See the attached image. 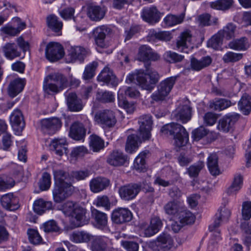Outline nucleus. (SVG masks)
<instances>
[{
    "label": "nucleus",
    "instance_id": "603ef678",
    "mask_svg": "<svg viewBox=\"0 0 251 251\" xmlns=\"http://www.w3.org/2000/svg\"><path fill=\"white\" fill-rule=\"evenodd\" d=\"M98 66V63L96 61H93L86 66L83 73L84 79L87 80L92 78Z\"/></svg>",
    "mask_w": 251,
    "mask_h": 251
},
{
    "label": "nucleus",
    "instance_id": "a18cd8bd",
    "mask_svg": "<svg viewBox=\"0 0 251 251\" xmlns=\"http://www.w3.org/2000/svg\"><path fill=\"white\" fill-rule=\"evenodd\" d=\"M233 0H218L210 3V6L214 9L226 10L231 8Z\"/></svg>",
    "mask_w": 251,
    "mask_h": 251
},
{
    "label": "nucleus",
    "instance_id": "774afa93",
    "mask_svg": "<svg viewBox=\"0 0 251 251\" xmlns=\"http://www.w3.org/2000/svg\"><path fill=\"white\" fill-rule=\"evenodd\" d=\"M242 214L243 219L248 221L251 218V202L245 201L243 203Z\"/></svg>",
    "mask_w": 251,
    "mask_h": 251
},
{
    "label": "nucleus",
    "instance_id": "bb28decb",
    "mask_svg": "<svg viewBox=\"0 0 251 251\" xmlns=\"http://www.w3.org/2000/svg\"><path fill=\"white\" fill-rule=\"evenodd\" d=\"M183 206L179 201H171L164 206L165 213L171 216H178L183 210Z\"/></svg>",
    "mask_w": 251,
    "mask_h": 251
},
{
    "label": "nucleus",
    "instance_id": "c03bdc74",
    "mask_svg": "<svg viewBox=\"0 0 251 251\" xmlns=\"http://www.w3.org/2000/svg\"><path fill=\"white\" fill-rule=\"evenodd\" d=\"M229 48L235 50H246L249 47L246 38H241L239 39L234 40L228 44Z\"/></svg>",
    "mask_w": 251,
    "mask_h": 251
},
{
    "label": "nucleus",
    "instance_id": "4468645a",
    "mask_svg": "<svg viewBox=\"0 0 251 251\" xmlns=\"http://www.w3.org/2000/svg\"><path fill=\"white\" fill-rule=\"evenodd\" d=\"M98 80L113 86L118 84V79L114 74L113 71L108 66L105 67L98 76Z\"/></svg>",
    "mask_w": 251,
    "mask_h": 251
},
{
    "label": "nucleus",
    "instance_id": "5fc2aeb1",
    "mask_svg": "<svg viewBox=\"0 0 251 251\" xmlns=\"http://www.w3.org/2000/svg\"><path fill=\"white\" fill-rule=\"evenodd\" d=\"M184 17V16L183 15L179 16L169 15L164 18V21L167 25L171 26L181 23L183 21Z\"/></svg>",
    "mask_w": 251,
    "mask_h": 251
},
{
    "label": "nucleus",
    "instance_id": "052dcab7",
    "mask_svg": "<svg viewBox=\"0 0 251 251\" xmlns=\"http://www.w3.org/2000/svg\"><path fill=\"white\" fill-rule=\"evenodd\" d=\"M165 60L170 63H176L181 61L184 56L171 51H167L164 55Z\"/></svg>",
    "mask_w": 251,
    "mask_h": 251
},
{
    "label": "nucleus",
    "instance_id": "f03ea898",
    "mask_svg": "<svg viewBox=\"0 0 251 251\" xmlns=\"http://www.w3.org/2000/svg\"><path fill=\"white\" fill-rule=\"evenodd\" d=\"M63 211L67 216H71L76 221V226H80L86 224V209L72 201H66L63 206Z\"/></svg>",
    "mask_w": 251,
    "mask_h": 251
},
{
    "label": "nucleus",
    "instance_id": "c9c22d12",
    "mask_svg": "<svg viewBox=\"0 0 251 251\" xmlns=\"http://www.w3.org/2000/svg\"><path fill=\"white\" fill-rule=\"evenodd\" d=\"M191 37V35L188 31L181 33L178 38L179 39L177 41L176 48L177 49L181 48V51L182 52L188 53L187 43L190 42Z\"/></svg>",
    "mask_w": 251,
    "mask_h": 251
},
{
    "label": "nucleus",
    "instance_id": "c756f323",
    "mask_svg": "<svg viewBox=\"0 0 251 251\" xmlns=\"http://www.w3.org/2000/svg\"><path fill=\"white\" fill-rule=\"evenodd\" d=\"M86 55L85 50L81 47H71L69 50L68 56V61L73 62L77 59L82 60L84 56Z\"/></svg>",
    "mask_w": 251,
    "mask_h": 251
},
{
    "label": "nucleus",
    "instance_id": "2eb2a0df",
    "mask_svg": "<svg viewBox=\"0 0 251 251\" xmlns=\"http://www.w3.org/2000/svg\"><path fill=\"white\" fill-rule=\"evenodd\" d=\"M105 13V8L99 5H89L87 7V15L93 21H100L104 18Z\"/></svg>",
    "mask_w": 251,
    "mask_h": 251
},
{
    "label": "nucleus",
    "instance_id": "58836bf2",
    "mask_svg": "<svg viewBox=\"0 0 251 251\" xmlns=\"http://www.w3.org/2000/svg\"><path fill=\"white\" fill-rule=\"evenodd\" d=\"M2 50L6 57L9 59H13L20 55V53L18 51L15 43H6L3 47Z\"/></svg>",
    "mask_w": 251,
    "mask_h": 251
},
{
    "label": "nucleus",
    "instance_id": "473e14b6",
    "mask_svg": "<svg viewBox=\"0 0 251 251\" xmlns=\"http://www.w3.org/2000/svg\"><path fill=\"white\" fill-rule=\"evenodd\" d=\"M71 240L76 243H88L93 238V235L85 231L73 232L70 236Z\"/></svg>",
    "mask_w": 251,
    "mask_h": 251
},
{
    "label": "nucleus",
    "instance_id": "b1692460",
    "mask_svg": "<svg viewBox=\"0 0 251 251\" xmlns=\"http://www.w3.org/2000/svg\"><path fill=\"white\" fill-rule=\"evenodd\" d=\"M10 121L13 129L17 131H22L25 127L23 115L19 110H15L10 117Z\"/></svg>",
    "mask_w": 251,
    "mask_h": 251
},
{
    "label": "nucleus",
    "instance_id": "4be33fe9",
    "mask_svg": "<svg viewBox=\"0 0 251 251\" xmlns=\"http://www.w3.org/2000/svg\"><path fill=\"white\" fill-rule=\"evenodd\" d=\"M109 32V28L105 25L96 27L93 32L96 44L100 48L105 46V38Z\"/></svg>",
    "mask_w": 251,
    "mask_h": 251
},
{
    "label": "nucleus",
    "instance_id": "6e6d98bb",
    "mask_svg": "<svg viewBox=\"0 0 251 251\" xmlns=\"http://www.w3.org/2000/svg\"><path fill=\"white\" fill-rule=\"evenodd\" d=\"M242 230L246 234L245 242L248 245H251V223L244 222L241 224Z\"/></svg>",
    "mask_w": 251,
    "mask_h": 251
},
{
    "label": "nucleus",
    "instance_id": "72a5a7b5",
    "mask_svg": "<svg viewBox=\"0 0 251 251\" xmlns=\"http://www.w3.org/2000/svg\"><path fill=\"white\" fill-rule=\"evenodd\" d=\"M53 174L55 185H65V184H71L65 181V180H69L71 178L68 172L59 169L53 170Z\"/></svg>",
    "mask_w": 251,
    "mask_h": 251
},
{
    "label": "nucleus",
    "instance_id": "0e129e2a",
    "mask_svg": "<svg viewBox=\"0 0 251 251\" xmlns=\"http://www.w3.org/2000/svg\"><path fill=\"white\" fill-rule=\"evenodd\" d=\"M43 228L45 232H57L59 231V227L56 222L54 220L49 221L43 225Z\"/></svg>",
    "mask_w": 251,
    "mask_h": 251
},
{
    "label": "nucleus",
    "instance_id": "c85d7f7f",
    "mask_svg": "<svg viewBox=\"0 0 251 251\" xmlns=\"http://www.w3.org/2000/svg\"><path fill=\"white\" fill-rule=\"evenodd\" d=\"M25 79L17 78L10 82L8 93L10 97H14L22 91L25 86Z\"/></svg>",
    "mask_w": 251,
    "mask_h": 251
},
{
    "label": "nucleus",
    "instance_id": "20e7f679",
    "mask_svg": "<svg viewBox=\"0 0 251 251\" xmlns=\"http://www.w3.org/2000/svg\"><path fill=\"white\" fill-rule=\"evenodd\" d=\"M176 79V76H172L162 81L157 86V91L151 95V100L156 102L164 100L172 90Z\"/></svg>",
    "mask_w": 251,
    "mask_h": 251
},
{
    "label": "nucleus",
    "instance_id": "8fccbe9b",
    "mask_svg": "<svg viewBox=\"0 0 251 251\" xmlns=\"http://www.w3.org/2000/svg\"><path fill=\"white\" fill-rule=\"evenodd\" d=\"M223 37L221 32H219L213 36L207 42V46L215 50H218L222 44Z\"/></svg>",
    "mask_w": 251,
    "mask_h": 251
},
{
    "label": "nucleus",
    "instance_id": "13d9d810",
    "mask_svg": "<svg viewBox=\"0 0 251 251\" xmlns=\"http://www.w3.org/2000/svg\"><path fill=\"white\" fill-rule=\"evenodd\" d=\"M243 57L242 53H237L229 51L226 53L223 57V60L225 63L235 62Z\"/></svg>",
    "mask_w": 251,
    "mask_h": 251
},
{
    "label": "nucleus",
    "instance_id": "ddd939ff",
    "mask_svg": "<svg viewBox=\"0 0 251 251\" xmlns=\"http://www.w3.org/2000/svg\"><path fill=\"white\" fill-rule=\"evenodd\" d=\"M132 218L131 212L126 208H119L114 210L111 215L112 221L121 224L130 221Z\"/></svg>",
    "mask_w": 251,
    "mask_h": 251
},
{
    "label": "nucleus",
    "instance_id": "7c9ffc66",
    "mask_svg": "<svg viewBox=\"0 0 251 251\" xmlns=\"http://www.w3.org/2000/svg\"><path fill=\"white\" fill-rule=\"evenodd\" d=\"M52 208V203L50 201H45L42 199L36 200L33 203V210L38 214L41 215L46 211Z\"/></svg>",
    "mask_w": 251,
    "mask_h": 251
},
{
    "label": "nucleus",
    "instance_id": "dca6fc26",
    "mask_svg": "<svg viewBox=\"0 0 251 251\" xmlns=\"http://www.w3.org/2000/svg\"><path fill=\"white\" fill-rule=\"evenodd\" d=\"M161 132L164 134H169L174 137L176 135L188 133L182 126L175 123H172L164 126L161 129Z\"/></svg>",
    "mask_w": 251,
    "mask_h": 251
},
{
    "label": "nucleus",
    "instance_id": "3c124183",
    "mask_svg": "<svg viewBox=\"0 0 251 251\" xmlns=\"http://www.w3.org/2000/svg\"><path fill=\"white\" fill-rule=\"evenodd\" d=\"M97 99L102 103H108L113 102L114 96L111 92L101 91L97 94Z\"/></svg>",
    "mask_w": 251,
    "mask_h": 251
},
{
    "label": "nucleus",
    "instance_id": "5701e85b",
    "mask_svg": "<svg viewBox=\"0 0 251 251\" xmlns=\"http://www.w3.org/2000/svg\"><path fill=\"white\" fill-rule=\"evenodd\" d=\"M67 104L68 109L73 112H78L83 108L81 100L78 99L75 93H70L66 96Z\"/></svg>",
    "mask_w": 251,
    "mask_h": 251
},
{
    "label": "nucleus",
    "instance_id": "bf43d9fd",
    "mask_svg": "<svg viewBox=\"0 0 251 251\" xmlns=\"http://www.w3.org/2000/svg\"><path fill=\"white\" fill-rule=\"evenodd\" d=\"M94 204L97 206L103 207L106 210H109L111 206L109 198L105 195L98 197L94 202Z\"/></svg>",
    "mask_w": 251,
    "mask_h": 251
},
{
    "label": "nucleus",
    "instance_id": "2f4dec72",
    "mask_svg": "<svg viewBox=\"0 0 251 251\" xmlns=\"http://www.w3.org/2000/svg\"><path fill=\"white\" fill-rule=\"evenodd\" d=\"M92 214L95 220L96 226L99 228L102 229L107 224V217L106 214L94 209L92 210Z\"/></svg>",
    "mask_w": 251,
    "mask_h": 251
},
{
    "label": "nucleus",
    "instance_id": "de8ad7c7",
    "mask_svg": "<svg viewBox=\"0 0 251 251\" xmlns=\"http://www.w3.org/2000/svg\"><path fill=\"white\" fill-rule=\"evenodd\" d=\"M236 26L232 23H228L224 27L222 30L219 32H221V36L225 37L227 40H229L234 37V34L236 30Z\"/></svg>",
    "mask_w": 251,
    "mask_h": 251
},
{
    "label": "nucleus",
    "instance_id": "a211bd4d",
    "mask_svg": "<svg viewBox=\"0 0 251 251\" xmlns=\"http://www.w3.org/2000/svg\"><path fill=\"white\" fill-rule=\"evenodd\" d=\"M86 135V129L82 123L74 122L70 126L69 135L75 140H81Z\"/></svg>",
    "mask_w": 251,
    "mask_h": 251
},
{
    "label": "nucleus",
    "instance_id": "ea45409f",
    "mask_svg": "<svg viewBox=\"0 0 251 251\" xmlns=\"http://www.w3.org/2000/svg\"><path fill=\"white\" fill-rule=\"evenodd\" d=\"M47 23L48 27L53 31L59 33L61 31L63 24L54 15H50L47 18Z\"/></svg>",
    "mask_w": 251,
    "mask_h": 251
},
{
    "label": "nucleus",
    "instance_id": "49530a36",
    "mask_svg": "<svg viewBox=\"0 0 251 251\" xmlns=\"http://www.w3.org/2000/svg\"><path fill=\"white\" fill-rule=\"evenodd\" d=\"M106 248V241L103 238L96 237L92 242L91 249L93 251H105Z\"/></svg>",
    "mask_w": 251,
    "mask_h": 251
},
{
    "label": "nucleus",
    "instance_id": "f257e3e1",
    "mask_svg": "<svg viewBox=\"0 0 251 251\" xmlns=\"http://www.w3.org/2000/svg\"><path fill=\"white\" fill-rule=\"evenodd\" d=\"M147 73L138 72L136 74H129L126 80L127 83L136 80V84L142 89L151 91L158 82L160 76L156 71H149Z\"/></svg>",
    "mask_w": 251,
    "mask_h": 251
},
{
    "label": "nucleus",
    "instance_id": "7ed1b4c3",
    "mask_svg": "<svg viewBox=\"0 0 251 251\" xmlns=\"http://www.w3.org/2000/svg\"><path fill=\"white\" fill-rule=\"evenodd\" d=\"M174 245V242L172 237L167 232L162 233L148 244L149 247L153 251H169Z\"/></svg>",
    "mask_w": 251,
    "mask_h": 251
},
{
    "label": "nucleus",
    "instance_id": "412c9836",
    "mask_svg": "<svg viewBox=\"0 0 251 251\" xmlns=\"http://www.w3.org/2000/svg\"><path fill=\"white\" fill-rule=\"evenodd\" d=\"M110 184V181L106 178L98 177L90 182V190L93 193H99L105 189Z\"/></svg>",
    "mask_w": 251,
    "mask_h": 251
},
{
    "label": "nucleus",
    "instance_id": "9d476101",
    "mask_svg": "<svg viewBox=\"0 0 251 251\" xmlns=\"http://www.w3.org/2000/svg\"><path fill=\"white\" fill-rule=\"evenodd\" d=\"M73 191L74 187L71 184L55 185L52 191L53 200L56 203H60L71 196Z\"/></svg>",
    "mask_w": 251,
    "mask_h": 251
},
{
    "label": "nucleus",
    "instance_id": "4c0bfd02",
    "mask_svg": "<svg viewBox=\"0 0 251 251\" xmlns=\"http://www.w3.org/2000/svg\"><path fill=\"white\" fill-rule=\"evenodd\" d=\"M47 79H50V81H52L57 86H61V90L68 86L67 79L62 74L58 73L50 74L46 76V80Z\"/></svg>",
    "mask_w": 251,
    "mask_h": 251
},
{
    "label": "nucleus",
    "instance_id": "cd10ccee",
    "mask_svg": "<svg viewBox=\"0 0 251 251\" xmlns=\"http://www.w3.org/2000/svg\"><path fill=\"white\" fill-rule=\"evenodd\" d=\"M126 157L118 151H114L107 158V162L111 165L118 166L123 165L126 161Z\"/></svg>",
    "mask_w": 251,
    "mask_h": 251
},
{
    "label": "nucleus",
    "instance_id": "e2e57ef3",
    "mask_svg": "<svg viewBox=\"0 0 251 251\" xmlns=\"http://www.w3.org/2000/svg\"><path fill=\"white\" fill-rule=\"evenodd\" d=\"M50 175L46 172L43 175L41 180L39 182V187L42 191H45L49 189L50 186Z\"/></svg>",
    "mask_w": 251,
    "mask_h": 251
},
{
    "label": "nucleus",
    "instance_id": "e433bc0d",
    "mask_svg": "<svg viewBox=\"0 0 251 251\" xmlns=\"http://www.w3.org/2000/svg\"><path fill=\"white\" fill-rule=\"evenodd\" d=\"M149 153V151L145 150L140 152L136 157L133 164V167L136 170L140 172L146 171L145 158L146 155Z\"/></svg>",
    "mask_w": 251,
    "mask_h": 251
},
{
    "label": "nucleus",
    "instance_id": "423d86ee",
    "mask_svg": "<svg viewBox=\"0 0 251 251\" xmlns=\"http://www.w3.org/2000/svg\"><path fill=\"white\" fill-rule=\"evenodd\" d=\"M138 58L139 60L145 62V67L148 71L151 65L149 61H157L160 59V56L153 52L150 47L143 45L139 49Z\"/></svg>",
    "mask_w": 251,
    "mask_h": 251
},
{
    "label": "nucleus",
    "instance_id": "864d4df0",
    "mask_svg": "<svg viewBox=\"0 0 251 251\" xmlns=\"http://www.w3.org/2000/svg\"><path fill=\"white\" fill-rule=\"evenodd\" d=\"M243 182V177L241 175L235 176L232 185L227 189V192L229 195L236 193L241 188Z\"/></svg>",
    "mask_w": 251,
    "mask_h": 251
},
{
    "label": "nucleus",
    "instance_id": "39448f33",
    "mask_svg": "<svg viewBox=\"0 0 251 251\" xmlns=\"http://www.w3.org/2000/svg\"><path fill=\"white\" fill-rule=\"evenodd\" d=\"M95 121L103 127H113L117 120L115 113L109 109L101 110L97 112L94 117Z\"/></svg>",
    "mask_w": 251,
    "mask_h": 251
},
{
    "label": "nucleus",
    "instance_id": "f704fd0d",
    "mask_svg": "<svg viewBox=\"0 0 251 251\" xmlns=\"http://www.w3.org/2000/svg\"><path fill=\"white\" fill-rule=\"evenodd\" d=\"M140 138V136L139 137L135 134H131L127 137L126 146L127 152L132 153L138 148V143L141 142Z\"/></svg>",
    "mask_w": 251,
    "mask_h": 251
},
{
    "label": "nucleus",
    "instance_id": "6ab92c4d",
    "mask_svg": "<svg viewBox=\"0 0 251 251\" xmlns=\"http://www.w3.org/2000/svg\"><path fill=\"white\" fill-rule=\"evenodd\" d=\"M143 19L151 24L157 23L160 18V13L155 7L145 9L142 13Z\"/></svg>",
    "mask_w": 251,
    "mask_h": 251
},
{
    "label": "nucleus",
    "instance_id": "6e6552de",
    "mask_svg": "<svg viewBox=\"0 0 251 251\" xmlns=\"http://www.w3.org/2000/svg\"><path fill=\"white\" fill-rule=\"evenodd\" d=\"M138 123L139 135L143 141L148 140L151 137V131L152 129L153 121L150 115H144L139 118Z\"/></svg>",
    "mask_w": 251,
    "mask_h": 251
},
{
    "label": "nucleus",
    "instance_id": "680f3d73",
    "mask_svg": "<svg viewBox=\"0 0 251 251\" xmlns=\"http://www.w3.org/2000/svg\"><path fill=\"white\" fill-rule=\"evenodd\" d=\"M176 146L181 148L185 146L188 142V133H183L182 135H176L174 137Z\"/></svg>",
    "mask_w": 251,
    "mask_h": 251
},
{
    "label": "nucleus",
    "instance_id": "09e8293b",
    "mask_svg": "<svg viewBox=\"0 0 251 251\" xmlns=\"http://www.w3.org/2000/svg\"><path fill=\"white\" fill-rule=\"evenodd\" d=\"M61 86H57L56 84L53 83L52 81H50V79L46 80V77L45 78L43 83V89L44 91L50 94V92L57 93L61 91Z\"/></svg>",
    "mask_w": 251,
    "mask_h": 251
},
{
    "label": "nucleus",
    "instance_id": "9b49d317",
    "mask_svg": "<svg viewBox=\"0 0 251 251\" xmlns=\"http://www.w3.org/2000/svg\"><path fill=\"white\" fill-rule=\"evenodd\" d=\"M46 55L47 58L50 61H56L63 57V48L57 42H50L46 47Z\"/></svg>",
    "mask_w": 251,
    "mask_h": 251
},
{
    "label": "nucleus",
    "instance_id": "a19ab883",
    "mask_svg": "<svg viewBox=\"0 0 251 251\" xmlns=\"http://www.w3.org/2000/svg\"><path fill=\"white\" fill-rule=\"evenodd\" d=\"M238 105L244 115H248L251 111V97L244 94L239 101Z\"/></svg>",
    "mask_w": 251,
    "mask_h": 251
},
{
    "label": "nucleus",
    "instance_id": "aec40b11",
    "mask_svg": "<svg viewBox=\"0 0 251 251\" xmlns=\"http://www.w3.org/2000/svg\"><path fill=\"white\" fill-rule=\"evenodd\" d=\"M238 115H227L219 121L218 128L224 132H228L238 119Z\"/></svg>",
    "mask_w": 251,
    "mask_h": 251
},
{
    "label": "nucleus",
    "instance_id": "37998d69",
    "mask_svg": "<svg viewBox=\"0 0 251 251\" xmlns=\"http://www.w3.org/2000/svg\"><path fill=\"white\" fill-rule=\"evenodd\" d=\"M89 145L91 149L94 152L99 151L104 147L103 140L96 135H92L90 136Z\"/></svg>",
    "mask_w": 251,
    "mask_h": 251
},
{
    "label": "nucleus",
    "instance_id": "4d7b16f0",
    "mask_svg": "<svg viewBox=\"0 0 251 251\" xmlns=\"http://www.w3.org/2000/svg\"><path fill=\"white\" fill-rule=\"evenodd\" d=\"M118 104L126 109L127 113H131L134 111V104L129 103L123 96L118 95Z\"/></svg>",
    "mask_w": 251,
    "mask_h": 251
},
{
    "label": "nucleus",
    "instance_id": "f8f14e48",
    "mask_svg": "<svg viewBox=\"0 0 251 251\" xmlns=\"http://www.w3.org/2000/svg\"><path fill=\"white\" fill-rule=\"evenodd\" d=\"M172 119L187 123L191 118V108L188 105H180L172 113Z\"/></svg>",
    "mask_w": 251,
    "mask_h": 251
},
{
    "label": "nucleus",
    "instance_id": "0eeeda50",
    "mask_svg": "<svg viewBox=\"0 0 251 251\" xmlns=\"http://www.w3.org/2000/svg\"><path fill=\"white\" fill-rule=\"evenodd\" d=\"M40 124L41 130L49 135L54 134L62 126L61 120L57 117L43 119Z\"/></svg>",
    "mask_w": 251,
    "mask_h": 251
},
{
    "label": "nucleus",
    "instance_id": "69168bd1",
    "mask_svg": "<svg viewBox=\"0 0 251 251\" xmlns=\"http://www.w3.org/2000/svg\"><path fill=\"white\" fill-rule=\"evenodd\" d=\"M207 133L208 130L203 126H201L193 131L192 137L194 140L198 141L205 136Z\"/></svg>",
    "mask_w": 251,
    "mask_h": 251
},
{
    "label": "nucleus",
    "instance_id": "338daca9",
    "mask_svg": "<svg viewBox=\"0 0 251 251\" xmlns=\"http://www.w3.org/2000/svg\"><path fill=\"white\" fill-rule=\"evenodd\" d=\"M28 238L33 244L36 245L39 244L42 241V238L38 231L35 229H30L27 231Z\"/></svg>",
    "mask_w": 251,
    "mask_h": 251
},
{
    "label": "nucleus",
    "instance_id": "f3484780",
    "mask_svg": "<svg viewBox=\"0 0 251 251\" xmlns=\"http://www.w3.org/2000/svg\"><path fill=\"white\" fill-rule=\"evenodd\" d=\"M0 202L3 208L10 211L16 210L20 207L18 199L12 193L2 196L0 198Z\"/></svg>",
    "mask_w": 251,
    "mask_h": 251
},
{
    "label": "nucleus",
    "instance_id": "a878e982",
    "mask_svg": "<svg viewBox=\"0 0 251 251\" xmlns=\"http://www.w3.org/2000/svg\"><path fill=\"white\" fill-rule=\"evenodd\" d=\"M212 59L209 56L202 57L201 60H198L195 57L191 59V68L196 71H199L202 69L209 66L212 63Z\"/></svg>",
    "mask_w": 251,
    "mask_h": 251
},
{
    "label": "nucleus",
    "instance_id": "1a4fd4ad",
    "mask_svg": "<svg viewBox=\"0 0 251 251\" xmlns=\"http://www.w3.org/2000/svg\"><path fill=\"white\" fill-rule=\"evenodd\" d=\"M141 189L140 183H129L119 188L120 197L124 201H130L134 199Z\"/></svg>",
    "mask_w": 251,
    "mask_h": 251
},
{
    "label": "nucleus",
    "instance_id": "393cba45",
    "mask_svg": "<svg viewBox=\"0 0 251 251\" xmlns=\"http://www.w3.org/2000/svg\"><path fill=\"white\" fill-rule=\"evenodd\" d=\"M219 158L216 153H212L207 158V166L211 175L217 176L221 174L218 164Z\"/></svg>",
    "mask_w": 251,
    "mask_h": 251
},
{
    "label": "nucleus",
    "instance_id": "79ce46f5",
    "mask_svg": "<svg viewBox=\"0 0 251 251\" xmlns=\"http://www.w3.org/2000/svg\"><path fill=\"white\" fill-rule=\"evenodd\" d=\"M177 216L180 223L184 225L192 224L195 222V216L189 211L185 210L184 207Z\"/></svg>",
    "mask_w": 251,
    "mask_h": 251
}]
</instances>
